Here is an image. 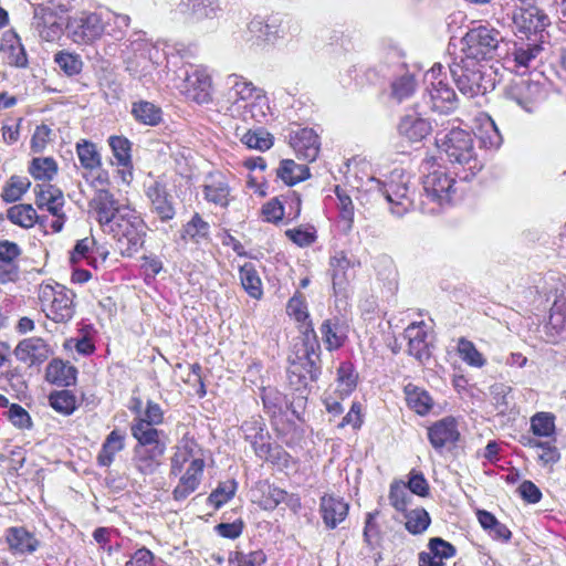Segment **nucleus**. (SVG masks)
Listing matches in <instances>:
<instances>
[{
	"label": "nucleus",
	"mask_w": 566,
	"mask_h": 566,
	"mask_svg": "<svg viewBox=\"0 0 566 566\" xmlns=\"http://www.w3.org/2000/svg\"><path fill=\"white\" fill-rule=\"evenodd\" d=\"M319 343L313 326L307 325L305 331L293 345L289 356V377L291 384L300 387L307 381H315L319 375Z\"/></svg>",
	"instance_id": "obj_1"
},
{
	"label": "nucleus",
	"mask_w": 566,
	"mask_h": 566,
	"mask_svg": "<svg viewBox=\"0 0 566 566\" xmlns=\"http://www.w3.org/2000/svg\"><path fill=\"white\" fill-rule=\"evenodd\" d=\"M461 43L462 48L455 56L486 64L488 61L500 57L502 45H507L502 33L486 24L470 29Z\"/></svg>",
	"instance_id": "obj_2"
},
{
	"label": "nucleus",
	"mask_w": 566,
	"mask_h": 566,
	"mask_svg": "<svg viewBox=\"0 0 566 566\" xmlns=\"http://www.w3.org/2000/svg\"><path fill=\"white\" fill-rule=\"evenodd\" d=\"M436 144L451 163L462 166L472 176L482 169L483 163L476 156L473 136L468 130L453 127L448 132H439Z\"/></svg>",
	"instance_id": "obj_3"
},
{
	"label": "nucleus",
	"mask_w": 566,
	"mask_h": 566,
	"mask_svg": "<svg viewBox=\"0 0 566 566\" xmlns=\"http://www.w3.org/2000/svg\"><path fill=\"white\" fill-rule=\"evenodd\" d=\"M410 180V175L403 169H394L384 181L368 178L366 187L368 191L380 192L389 203L391 213L402 217L415 207Z\"/></svg>",
	"instance_id": "obj_4"
},
{
	"label": "nucleus",
	"mask_w": 566,
	"mask_h": 566,
	"mask_svg": "<svg viewBox=\"0 0 566 566\" xmlns=\"http://www.w3.org/2000/svg\"><path fill=\"white\" fill-rule=\"evenodd\" d=\"M452 78L461 94L468 97L484 95L494 87L491 67L482 62H469L454 56L450 64Z\"/></svg>",
	"instance_id": "obj_5"
},
{
	"label": "nucleus",
	"mask_w": 566,
	"mask_h": 566,
	"mask_svg": "<svg viewBox=\"0 0 566 566\" xmlns=\"http://www.w3.org/2000/svg\"><path fill=\"white\" fill-rule=\"evenodd\" d=\"M104 232L112 233L117 241L122 255L132 256L144 244L146 223L130 206L122 210V214L111 222Z\"/></svg>",
	"instance_id": "obj_6"
},
{
	"label": "nucleus",
	"mask_w": 566,
	"mask_h": 566,
	"mask_svg": "<svg viewBox=\"0 0 566 566\" xmlns=\"http://www.w3.org/2000/svg\"><path fill=\"white\" fill-rule=\"evenodd\" d=\"M423 81L426 84V91L421 97L423 107L438 114H450L458 107L457 94L446 82L441 64H434L424 74Z\"/></svg>",
	"instance_id": "obj_7"
},
{
	"label": "nucleus",
	"mask_w": 566,
	"mask_h": 566,
	"mask_svg": "<svg viewBox=\"0 0 566 566\" xmlns=\"http://www.w3.org/2000/svg\"><path fill=\"white\" fill-rule=\"evenodd\" d=\"M453 185L454 179L441 168L428 171L422 180L423 193L419 201V209L429 214L440 212L442 206L450 201Z\"/></svg>",
	"instance_id": "obj_8"
},
{
	"label": "nucleus",
	"mask_w": 566,
	"mask_h": 566,
	"mask_svg": "<svg viewBox=\"0 0 566 566\" xmlns=\"http://www.w3.org/2000/svg\"><path fill=\"white\" fill-rule=\"evenodd\" d=\"M73 297V292L61 284L40 286L39 298L46 317L56 323H64L72 318L74 314Z\"/></svg>",
	"instance_id": "obj_9"
},
{
	"label": "nucleus",
	"mask_w": 566,
	"mask_h": 566,
	"mask_svg": "<svg viewBox=\"0 0 566 566\" xmlns=\"http://www.w3.org/2000/svg\"><path fill=\"white\" fill-rule=\"evenodd\" d=\"M180 72L182 76L175 87L181 94L197 104H208L212 101V80L206 67L190 65Z\"/></svg>",
	"instance_id": "obj_10"
},
{
	"label": "nucleus",
	"mask_w": 566,
	"mask_h": 566,
	"mask_svg": "<svg viewBox=\"0 0 566 566\" xmlns=\"http://www.w3.org/2000/svg\"><path fill=\"white\" fill-rule=\"evenodd\" d=\"M241 430L258 458L274 462L286 454L280 447L270 443L271 437L262 417H251L242 423Z\"/></svg>",
	"instance_id": "obj_11"
},
{
	"label": "nucleus",
	"mask_w": 566,
	"mask_h": 566,
	"mask_svg": "<svg viewBox=\"0 0 566 566\" xmlns=\"http://www.w3.org/2000/svg\"><path fill=\"white\" fill-rule=\"evenodd\" d=\"M75 153L82 169V177L93 186L106 185L107 172L102 169L103 159L97 145L82 138L75 144Z\"/></svg>",
	"instance_id": "obj_12"
},
{
	"label": "nucleus",
	"mask_w": 566,
	"mask_h": 566,
	"mask_svg": "<svg viewBox=\"0 0 566 566\" xmlns=\"http://www.w3.org/2000/svg\"><path fill=\"white\" fill-rule=\"evenodd\" d=\"M66 29L73 42L77 44H91L103 36L102 11H83L70 18Z\"/></svg>",
	"instance_id": "obj_13"
},
{
	"label": "nucleus",
	"mask_w": 566,
	"mask_h": 566,
	"mask_svg": "<svg viewBox=\"0 0 566 566\" xmlns=\"http://www.w3.org/2000/svg\"><path fill=\"white\" fill-rule=\"evenodd\" d=\"M34 193L38 208L49 211L53 217L50 223L52 232H60L65 222V214L63 213L65 200L62 190L50 184L36 185Z\"/></svg>",
	"instance_id": "obj_14"
},
{
	"label": "nucleus",
	"mask_w": 566,
	"mask_h": 566,
	"mask_svg": "<svg viewBox=\"0 0 566 566\" xmlns=\"http://www.w3.org/2000/svg\"><path fill=\"white\" fill-rule=\"evenodd\" d=\"M543 51V46L533 42H515L512 49H507L504 56V65L506 69L517 74H525L533 66Z\"/></svg>",
	"instance_id": "obj_15"
},
{
	"label": "nucleus",
	"mask_w": 566,
	"mask_h": 566,
	"mask_svg": "<svg viewBox=\"0 0 566 566\" xmlns=\"http://www.w3.org/2000/svg\"><path fill=\"white\" fill-rule=\"evenodd\" d=\"M176 11L189 24L216 19L221 11L219 0H179Z\"/></svg>",
	"instance_id": "obj_16"
},
{
	"label": "nucleus",
	"mask_w": 566,
	"mask_h": 566,
	"mask_svg": "<svg viewBox=\"0 0 566 566\" xmlns=\"http://www.w3.org/2000/svg\"><path fill=\"white\" fill-rule=\"evenodd\" d=\"M90 207L95 212L96 219L104 230L129 205L119 202L108 190L99 189L90 201Z\"/></svg>",
	"instance_id": "obj_17"
},
{
	"label": "nucleus",
	"mask_w": 566,
	"mask_h": 566,
	"mask_svg": "<svg viewBox=\"0 0 566 566\" xmlns=\"http://www.w3.org/2000/svg\"><path fill=\"white\" fill-rule=\"evenodd\" d=\"M289 142L300 159L313 161L319 153L318 136L312 128H296L289 135Z\"/></svg>",
	"instance_id": "obj_18"
},
{
	"label": "nucleus",
	"mask_w": 566,
	"mask_h": 566,
	"mask_svg": "<svg viewBox=\"0 0 566 566\" xmlns=\"http://www.w3.org/2000/svg\"><path fill=\"white\" fill-rule=\"evenodd\" d=\"M21 248L11 241L0 240V284L15 282L19 279V256Z\"/></svg>",
	"instance_id": "obj_19"
},
{
	"label": "nucleus",
	"mask_w": 566,
	"mask_h": 566,
	"mask_svg": "<svg viewBox=\"0 0 566 566\" xmlns=\"http://www.w3.org/2000/svg\"><path fill=\"white\" fill-rule=\"evenodd\" d=\"M146 196L150 201L151 211L161 221H169L175 217L172 197L168 193L165 184L155 180L146 188Z\"/></svg>",
	"instance_id": "obj_20"
},
{
	"label": "nucleus",
	"mask_w": 566,
	"mask_h": 566,
	"mask_svg": "<svg viewBox=\"0 0 566 566\" xmlns=\"http://www.w3.org/2000/svg\"><path fill=\"white\" fill-rule=\"evenodd\" d=\"M329 266L335 294L346 296L349 282L354 277V263L344 251H338L331 258Z\"/></svg>",
	"instance_id": "obj_21"
},
{
	"label": "nucleus",
	"mask_w": 566,
	"mask_h": 566,
	"mask_svg": "<svg viewBox=\"0 0 566 566\" xmlns=\"http://www.w3.org/2000/svg\"><path fill=\"white\" fill-rule=\"evenodd\" d=\"M408 353L423 364L431 356L428 342V326L424 322H415L405 329Z\"/></svg>",
	"instance_id": "obj_22"
},
{
	"label": "nucleus",
	"mask_w": 566,
	"mask_h": 566,
	"mask_svg": "<svg viewBox=\"0 0 566 566\" xmlns=\"http://www.w3.org/2000/svg\"><path fill=\"white\" fill-rule=\"evenodd\" d=\"M6 542L9 551L15 556L31 555L40 546V541L23 526H11L6 530Z\"/></svg>",
	"instance_id": "obj_23"
},
{
	"label": "nucleus",
	"mask_w": 566,
	"mask_h": 566,
	"mask_svg": "<svg viewBox=\"0 0 566 566\" xmlns=\"http://www.w3.org/2000/svg\"><path fill=\"white\" fill-rule=\"evenodd\" d=\"M197 459L205 460L201 447L192 438L184 437L175 447L170 461V474L179 475L186 465L192 464Z\"/></svg>",
	"instance_id": "obj_24"
},
{
	"label": "nucleus",
	"mask_w": 566,
	"mask_h": 566,
	"mask_svg": "<svg viewBox=\"0 0 566 566\" xmlns=\"http://www.w3.org/2000/svg\"><path fill=\"white\" fill-rule=\"evenodd\" d=\"M203 195L208 202L221 208L228 207L232 197L227 176L221 172L209 174L203 185Z\"/></svg>",
	"instance_id": "obj_25"
},
{
	"label": "nucleus",
	"mask_w": 566,
	"mask_h": 566,
	"mask_svg": "<svg viewBox=\"0 0 566 566\" xmlns=\"http://www.w3.org/2000/svg\"><path fill=\"white\" fill-rule=\"evenodd\" d=\"M432 130L431 123L420 112L406 114L400 118L398 133L410 143L423 140Z\"/></svg>",
	"instance_id": "obj_26"
},
{
	"label": "nucleus",
	"mask_w": 566,
	"mask_h": 566,
	"mask_svg": "<svg viewBox=\"0 0 566 566\" xmlns=\"http://www.w3.org/2000/svg\"><path fill=\"white\" fill-rule=\"evenodd\" d=\"M545 328L553 343L566 337V290L556 296Z\"/></svg>",
	"instance_id": "obj_27"
},
{
	"label": "nucleus",
	"mask_w": 566,
	"mask_h": 566,
	"mask_svg": "<svg viewBox=\"0 0 566 566\" xmlns=\"http://www.w3.org/2000/svg\"><path fill=\"white\" fill-rule=\"evenodd\" d=\"M0 53L6 64L15 67H25L28 56L20 36L12 30L3 33L0 43Z\"/></svg>",
	"instance_id": "obj_28"
},
{
	"label": "nucleus",
	"mask_w": 566,
	"mask_h": 566,
	"mask_svg": "<svg viewBox=\"0 0 566 566\" xmlns=\"http://www.w3.org/2000/svg\"><path fill=\"white\" fill-rule=\"evenodd\" d=\"M14 355L20 361L32 366L46 360L50 356V348L42 338L30 337L18 344Z\"/></svg>",
	"instance_id": "obj_29"
},
{
	"label": "nucleus",
	"mask_w": 566,
	"mask_h": 566,
	"mask_svg": "<svg viewBox=\"0 0 566 566\" xmlns=\"http://www.w3.org/2000/svg\"><path fill=\"white\" fill-rule=\"evenodd\" d=\"M428 438L434 449L455 443L460 438L457 420L446 417L434 422L428 430Z\"/></svg>",
	"instance_id": "obj_30"
},
{
	"label": "nucleus",
	"mask_w": 566,
	"mask_h": 566,
	"mask_svg": "<svg viewBox=\"0 0 566 566\" xmlns=\"http://www.w3.org/2000/svg\"><path fill=\"white\" fill-rule=\"evenodd\" d=\"M205 470V460H193L185 473L180 476L178 484L172 491L176 501H182L193 493L200 485Z\"/></svg>",
	"instance_id": "obj_31"
},
{
	"label": "nucleus",
	"mask_w": 566,
	"mask_h": 566,
	"mask_svg": "<svg viewBox=\"0 0 566 566\" xmlns=\"http://www.w3.org/2000/svg\"><path fill=\"white\" fill-rule=\"evenodd\" d=\"M226 87L227 97L233 104L239 102H244L245 104L262 91V88L256 87L252 82L234 73L226 77Z\"/></svg>",
	"instance_id": "obj_32"
},
{
	"label": "nucleus",
	"mask_w": 566,
	"mask_h": 566,
	"mask_svg": "<svg viewBox=\"0 0 566 566\" xmlns=\"http://www.w3.org/2000/svg\"><path fill=\"white\" fill-rule=\"evenodd\" d=\"M130 432L137 441L134 448L166 451L167 443L161 439L164 431L158 430L155 427L143 424L142 422H132Z\"/></svg>",
	"instance_id": "obj_33"
},
{
	"label": "nucleus",
	"mask_w": 566,
	"mask_h": 566,
	"mask_svg": "<svg viewBox=\"0 0 566 566\" xmlns=\"http://www.w3.org/2000/svg\"><path fill=\"white\" fill-rule=\"evenodd\" d=\"M319 511L326 527L333 530L346 518L348 504L339 497L324 495L321 499Z\"/></svg>",
	"instance_id": "obj_34"
},
{
	"label": "nucleus",
	"mask_w": 566,
	"mask_h": 566,
	"mask_svg": "<svg viewBox=\"0 0 566 566\" xmlns=\"http://www.w3.org/2000/svg\"><path fill=\"white\" fill-rule=\"evenodd\" d=\"M165 451L134 448L133 450V465L143 475H151L161 465V458Z\"/></svg>",
	"instance_id": "obj_35"
},
{
	"label": "nucleus",
	"mask_w": 566,
	"mask_h": 566,
	"mask_svg": "<svg viewBox=\"0 0 566 566\" xmlns=\"http://www.w3.org/2000/svg\"><path fill=\"white\" fill-rule=\"evenodd\" d=\"M543 98L544 92L537 83L522 82L515 88L514 99L527 113L535 112Z\"/></svg>",
	"instance_id": "obj_36"
},
{
	"label": "nucleus",
	"mask_w": 566,
	"mask_h": 566,
	"mask_svg": "<svg viewBox=\"0 0 566 566\" xmlns=\"http://www.w3.org/2000/svg\"><path fill=\"white\" fill-rule=\"evenodd\" d=\"M108 145L117 161V165L124 168L122 171L123 180L128 182L132 178V155L129 140L123 136H111L108 138Z\"/></svg>",
	"instance_id": "obj_37"
},
{
	"label": "nucleus",
	"mask_w": 566,
	"mask_h": 566,
	"mask_svg": "<svg viewBox=\"0 0 566 566\" xmlns=\"http://www.w3.org/2000/svg\"><path fill=\"white\" fill-rule=\"evenodd\" d=\"M45 378L51 384L67 387L75 382L76 369L63 360L53 359L46 367Z\"/></svg>",
	"instance_id": "obj_38"
},
{
	"label": "nucleus",
	"mask_w": 566,
	"mask_h": 566,
	"mask_svg": "<svg viewBox=\"0 0 566 566\" xmlns=\"http://www.w3.org/2000/svg\"><path fill=\"white\" fill-rule=\"evenodd\" d=\"M103 18V35H108L115 40H120L125 36L126 31L130 25V17L123 13H117L112 10L102 11Z\"/></svg>",
	"instance_id": "obj_39"
},
{
	"label": "nucleus",
	"mask_w": 566,
	"mask_h": 566,
	"mask_svg": "<svg viewBox=\"0 0 566 566\" xmlns=\"http://www.w3.org/2000/svg\"><path fill=\"white\" fill-rule=\"evenodd\" d=\"M7 218L21 228L29 229L35 223H43L44 219L41 218L32 205L19 203L10 207L7 211Z\"/></svg>",
	"instance_id": "obj_40"
},
{
	"label": "nucleus",
	"mask_w": 566,
	"mask_h": 566,
	"mask_svg": "<svg viewBox=\"0 0 566 566\" xmlns=\"http://www.w3.org/2000/svg\"><path fill=\"white\" fill-rule=\"evenodd\" d=\"M125 448V434L117 430H113L102 444V449L97 455V463L101 467H109L115 455Z\"/></svg>",
	"instance_id": "obj_41"
},
{
	"label": "nucleus",
	"mask_w": 566,
	"mask_h": 566,
	"mask_svg": "<svg viewBox=\"0 0 566 566\" xmlns=\"http://www.w3.org/2000/svg\"><path fill=\"white\" fill-rule=\"evenodd\" d=\"M358 375L350 363H342L337 368L335 394L339 399L348 397L356 388Z\"/></svg>",
	"instance_id": "obj_42"
},
{
	"label": "nucleus",
	"mask_w": 566,
	"mask_h": 566,
	"mask_svg": "<svg viewBox=\"0 0 566 566\" xmlns=\"http://www.w3.org/2000/svg\"><path fill=\"white\" fill-rule=\"evenodd\" d=\"M515 24L525 34H536L544 30L547 24V17L537 9L525 10L515 18Z\"/></svg>",
	"instance_id": "obj_43"
},
{
	"label": "nucleus",
	"mask_w": 566,
	"mask_h": 566,
	"mask_svg": "<svg viewBox=\"0 0 566 566\" xmlns=\"http://www.w3.org/2000/svg\"><path fill=\"white\" fill-rule=\"evenodd\" d=\"M276 175L284 184L292 186L305 180L310 172L306 165L296 164L292 159H283L280 163Z\"/></svg>",
	"instance_id": "obj_44"
},
{
	"label": "nucleus",
	"mask_w": 566,
	"mask_h": 566,
	"mask_svg": "<svg viewBox=\"0 0 566 566\" xmlns=\"http://www.w3.org/2000/svg\"><path fill=\"white\" fill-rule=\"evenodd\" d=\"M28 170L35 180L51 181L57 175L59 165L53 157H35Z\"/></svg>",
	"instance_id": "obj_45"
},
{
	"label": "nucleus",
	"mask_w": 566,
	"mask_h": 566,
	"mask_svg": "<svg viewBox=\"0 0 566 566\" xmlns=\"http://www.w3.org/2000/svg\"><path fill=\"white\" fill-rule=\"evenodd\" d=\"M240 281L242 287L251 297L255 300L262 297V282L252 263H244L240 266Z\"/></svg>",
	"instance_id": "obj_46"
},
{
	"label": "nucleus",
	"mask_w": 566,
	"mask_h": 566,
	"mask_svg": "<svg viewBox=\"0 0 566 566\" xmlns=\"http://www.w3.org/2000/svg\"><path fill=\"white\" fill-rule=\"evenodd\" d=\"M244 119H253L258 123H263L270 111L269 99L262 90L254 97L243 105Z\"/></svg>",
	"instance_id": "obj_47"
},
{
	"label": "nucleus",
	"mask_w": 566,
	"mask_h": 566,
	"mask_svg": "<svg viewBox=\"0 0 566 566\" xmlns=\"http://www.w3.org/2000/svg\"><path fill=\"white\" fill-rule=\"evenodd\" d=\"M323 342L328 350L343 346L346 334L337 319H326L321 326Z\"/></svg>",
	"instance_id": "obj_48"
},
{
	"label": "nucleus",
	"mask_w": 566,
	"mask_h": 566,
	"mask_svg": "<svg viewBox=\"0 0 566 566\" xmlns=\"http://www.w3.org/2000/svg\"><path fill=\"white\" fill-rule=\"evenodd\" d=\"M417 88V82L412 74L406 73L396 77L390 85V97L397 103L410 98Z\"/></svg>",
	"instance_id": "obj_49"
},
{
	"label": "nucleus",
	"mask_w": 566,
	"mask_h": 566,
	"mask_svg": "<svg viewBox=\"0 0 566 566\" xmlns=\"http://www.w3.org/2000/svg\"><path fill=\"white\" fill-rule=\"evenodd\" d=\"M30 187L31 181L28 177L11 176L2 187L1 198L6 202H15L23 197Z\"/></svg>",
	"instance_id": "obj_50"
},
{
	"label": "nucleus",
	"mask_w": 566,
	"mask_h": 566,
	"mask_svg": "<svg viewBox=\"0 0 566 566\" xmlns=\"http://www.w3.org/2000/svg\"><path fill=\"white\" fill-rule=\"evenodd\" d=\"M210 232V226L199 213H195L192 218L184 226L181 238L199 243L207 239Z\"/></svg>",
	"instance_id": "obj_51"
},
{
	"label": "nucleus",
	"mask_w": 566,
	"mask_h": 566,
	"mask_svg": "<svg viewBox=\"0 0 566 566\" xmlns=\"http://www.w3.org/2000/svg\"><path fill=\"white\" fill-rule=\"evenodd\" d=\"M457 350L460 358L471 367L482 368L486 364L485 357L478 350L475 345L464 337L459 338Z\"/></svg>",
	"instance_id": "obj_52"
},
{
	"label": "nucleus",
	"mask_w": 566,
	"mask_h": 566,
	"mask_svg": "<svg viewBox=\"0 0 566 566\" xmlns=\"http://www.w3.org/2000/svg\"><path fill=\"white\" fill-rule=\"evenodd\" d=\"M132 113L138 122L145 125L155 126L161 120L160 108L146 101L134 103Z\"/></svg>",
	"instance_id": "obj_53"
},
{
	"label": "nucleus",
	"mask_w": 566,
	"mask_h": 566,
	"mask_svg": "<svg viewBox=\"0 0 566 566\" xmlns=\"http://www.w3.org/2000/svg\"><path fill=\"white\" fill-rule=\"evenodd\" d=\"M408 406L419 415H426L432 407V399L429 394L420 388L406 387Z\"/></svg>",
	"instance_id": "obj_54"
},
{
	"label": "nucleus",
	"mask_w": 566,
	"mask_h": 566,
	"mask_svg": "<svg viewBox=\"0 0 566 566\" xmlns=\"http://www.w3.org/2000/svg\"><path fill=\"white\" fill-rule=\"evenodd\" d=\"M405 518L406 528L415 535L423 533L431 522L429 513L422 507L406 512Z\"/></svg>",
	"instance_id": "obj_55"
},
{
	"label": "nucleus",
	"mask_w": 566,
	"mask_h": 566,
	"mask_svg": "<svg viewBox=\"0 0 566 566\" xmlns=\"http://www.w3.org/2000/svg\"><path fill=\"white\" fill-rule=\"evenodd\" d=\"M51 407L63 415H71L76 409V398L70 390H61L50 395Z\"/></svg>",
	"instance_id": "obj_56"
},
{
	"label": "nucleus",
	"mask_w": 566,
	"mask_h": 566,
	"mask_svg": "<svg viewBox=\"0 0 566 566\" xmlns=\"http://www.w3.org/2000/svg\"><path fill=\"white\" fill-rule=\"evenodd\" d=\"M235 491L237 482L234 480L221 482L217 489L210 493L208 502L218 510L234 496Z\"/></svg>",
	"instance_id": "obj_57"
},
{
	"label": "nucleus",
	"mask_w": 566,
	"mask_h": 566,
	"mask_svg": "<svg viewBox=\"0 0 566 566\" xmlns=\"http://www.w3.org/2000/svg\"><path fill=\"white\" fill-rule=\"evenodd\" d=\"M479 140L483 148L491 150L497 149L502 145V136L491 118L481 127Z\"/></svg>",
	"instance_id": "obj_58"
},
{
	"label": "nucleus",
	"mask_w": 566,
	"mask_h": 566,
	"mask_svg": "<svg viewBox=\"0 0 566 566\" xmlns=\"http://www.w3.org/2000/svg\"><path fill=\"white\" fill-rule=\"evenodd\" d=\"M95 240L93 238L78 240L71 253V261L75 263L81 260H86L90 265L97 268V258L92 255Z\"/></svg>",
	"instance_id": "obj_59"
},
{
	"label": "nucleus",
	"mask_w": 566,
	"mask_h": 566,
	"mask_svg": "<svg viewBox=\"0 0 566 566\" xmlns=\"http://www.w3.org/2000/svg\"><path fill=\"white\" fill-rule=\"evenodd\" d=\"M555 417L549 412H537L531 418V429L535 436L551 437L555 430Z\"/></svg>",
	"instance_id": "obj_60"
},
{
	"label": "nucleus",
	"mask_w": 566,
	"mask_h": 566,
	"mask_svg": "<svg viewBox=\"0 0 566 566\" xmlns=\"http://www.w3.org/2000/svg\"><path fill=\"white\" fill-rule=\"evenodd\" d=\"M286 311L290 316L294 317L298 323H301V332L305 331L307 325L312 326L311 322H308V312L305 300L301 294L294 295L289 301Z\"/></svg>",
	"instance_id": "obj_61"
},
{
	"label": "nucleus",
	"mask_w": 566,
	"mask_h": 566,
	"mask_svg": "<svg viewBox=\"0 0 566 566\" xmlns=\"http://www.w3.org/2000/svg\"><path fill=\"white\" fill-rule=\"evenodd\" d=\"M242 143L251 149L268 150L273 145L271 134L263 129L249 130L242 136Z\"/></svg>",
	"instance_id": "obj_62"
},
{
	"label": "nucleus",
	"mask_w": 566,
	"mask_h": 566,
	"mask_svg": "<svg viewBox=\"0 0 566 566\" xmlns=\"http://www.w3.org/2000/svg\"><path fill=\"white\" fill-rule=\"evenodd\" d=\"M54 61L69 76L78 74L83 67V62L80 55L64 51L56 53Z\"/></svg>",
	"instance_id": "obj_63"
},
{
	"label": "nucleus",
	"mask_w": 566,
	"mask_h": 566,
	"mask_svg": "<svg viewBox=\"0 0 566 566\" xmlns=\"http://www.w3.org/2000/svg\"><path fill=\"white\" fill-rule=\"evenodd\" d=\"M163 421L164 411L161 407L151 400L147 401L145 410L133 420V422H142L150 427L159 426Z\"/></svg>",
	"instance_id": "obj_64"
}]
</instances>
